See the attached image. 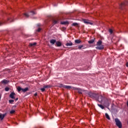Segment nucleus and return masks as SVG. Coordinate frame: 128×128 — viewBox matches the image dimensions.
Masks as SVG:
<instances>
[{
	"instance_id": "obj_27",
	"label": "nucleus",
	"mask_w": 128,
	"mask_h": 128,
	"mask_svg": "<svg viewBox=\"0 0 128 128\" xmlns=\"http://www.w3.org/2000/svg\"><path fill=\"white\" fill-rule=\"evenodd\" d=\"M14 112H16V110H14L10 111V114H14Z\"/></svg>"
},
{
	"instance_id": "obj_33",
	"label": "nucleus",
	"mask_w": 128,
	"mask_h": 128,
	"mask_svg": "<svg viewBox=\"0 0 128 128\" xmlns=\"http://www.w3.org/2000/svg\"><path fill=\"white\" fill-rule=\"evenodd\" d=\"M40 90H42V92H44L46 90L44 87V88H40Z\"/></svg>"
},
{
	"instance_id": "obj_19",
	"label": "nucleus",
	"mask_w": 128,
	"mask_h": 128,
	"mask_svg": "<svg viewBox=\"0 0 128 128\" xmlns=\"http://www.w3.org/2000/svg\"><path fill=\"white\" fill-rule=\"evenodd\" d=\"M74 42L75 44H80V42H82V40H74Z\"/></svg>"
},
{
	"instance_id": "obj_11",
	"label": "nucleus",
	"mask_w": 128,
	"mask_h": 128,
	"mask_svg": "<svg viewBox=\"0 0 128 128\" xmlns=\"http://www.w3.org/2000/svg\"><path fill=\"white\" fill-rule=\"evenodd\" d=\"M6 116V114H0V120H2L4 118V116Z\"/></svg>"
},
{
	"instance_id": "obj_15",
	"label": "nucleus",
	"mask_w": 128,
	"mask_h": 128,
	"mask_svg": "<svg viewBox=\"0 0 128 128\" xmlns=\"http://www.w3.org/2000/svg\"><path fill=\"white\" fill-rule=\"evenodd\" d=\"M66 46H72V42H67V43L66 44Z\"/></svg>"
},
{
	"instance_id": "obj_4",
	"label": "nucleus",
	"mask_w": 128,
	"mask_h": 128,
	"mask_svg": "<svg viewBox=\"0 0 128 128\" xmlns=\"http://www.w3.org/2000/svg\"><path fill=\"white\" fill-rule=\"evenodd\" d=\"M114 122H116V126H118V128H122V122H120V120L118 118H115Z\"/></svg>"
},
{
	"instance_id": "obj_6",
	"label": "nucleus",
	"mask_w": 128,
	"mask_h": 128,
	"mask_svg": "<svg viewBox=\"0 0 128 128\" xmlns=\"http://www.w3.org/2000/svg\"><path fill=\"white\" fill-rule=\"evenodd\" d=\"M104 98V97H103L102 95H99L98 94V96L97 97V98H96V100H98V102H102Z\"/></svg>"
},
{
	"instance_id": "obj_37",
	"label": "nucleus",
	"mask_w": 128,
	"mask_h": 128,
	"mask_svg": "<svg viewBox=\"0 0 128 128\" xmlns=\"http://www.w3.org/2000/svg\"><path fill=\"white\" fill-rule=\"evenodd\" d=\"M8 20H10V22H14V20H12V18H8Z\"/></svg>"
},
{
	"instance_id": "obj_39",
	"label": "nucleus",
	"mask_w": 128,
	"mask_h": 128,
	"mask_svg": "<svg viewBox=\"0 0 128 128\" xmlns=\"http://www.w3.org/2000/svg\"><path fill=\"white\" fill-rule=\"evenodd\" d=\"M34 96H38V94H37V93H36V94H34Z\"/></svg>"
},
{
	"instance_id": "obj_14",
	"label": "nucleus",
	"mask_w": 128,
	"mask_h": 128,
	"mask_svg": "<svg viewBox=\"0 0 128 128\" xmlns=\"http://www.w3.org/2000/svg\"><path fill=\"white\" fill-rule=\"evenodd\" d=\"M56 44L57 46H62V42H60L58 41Z\"/></svg>"
},
{
	"instance_id": "obj_32",
	"label": "nucleus",
	"mask_w": 128,
	"mask_h": 128,
	"mask_svg": "<svg viewBox=\"0 0 128 128\" xmlns=\"http://www.w3.org/2000/svg\"><path fill=\"white\" fill-rule=\"evenodd\" d=\"M5 90L6 92H8V90H10V88H8V87H6L5 88Z\"/></svg>"
},
{
	"instance_id": "obj_38",
	"label": "nucleus",
	"mask_w": 128,
	"mask_h": 128,
	"mask_svg": "<svg viewBox=\"0 0 128 128\" xmlns=\"http://www.w3.org/2000/svg\"><path fill=\"white\" fill-rule=\"evenodd\" d=\"M126 66H127V68H128V62L126 63Z\"/></svg>"
},
{
	"instance_id": "obj_5",
	"label": "nucleus",
	"mask_w": 128,
	"mask_h": 128,
	"mask_svg": "<svg viewBox=\"0 0 128 128\" xmlns=\"http://www.w3.org/2000/svg\"><path fill=\"white\" fill-rule=\"evenodd\" d=\"M128 6V1H126L125 2L122 3L120 5V10H124V6Z\"/></svg>"
},
{
	"instance_id": "obj_25",
	"label": "nucleus",
	"mask_w": 128,
	"mask_h": 128,
	"mask_svg": "<svg viewBox=\"0 0 128 128\" xmlns=\"http://www.w3.org/2000/svg\"><path fill=\"white\" fill-rule=\"evenodd\" d=\"M52 87V85H46L44 86L45 88H48Z\"/></svg>"
},
{
	"instance_id": "obj_31",
	"label": "nucleus",
	"mask_w": 128,
	"mask_h": 128,
	"mask_svg": "<svg viewBox=\"0 0 128 128\" xmlns=\"http://www.w3.org/2000/svg\"><path fill=\"white\" fill-rule=\"evenodd\" d=\"M24 16H26V18H28V16H30V15L26 13L24 14Z\"/></svg>"
},
{
	"instance_id": "obj_12",
	"label": "nucleus",
	"mask_w": 128,
	"mask_h": 128,
	"mask_svg": "<svg viewBox=\"0 0 128 128\" xmlns=\"http://www.w3.org/2000/svg\"><path fill=\"white\" fill-rule=\"evenodd\" d=\"M50 42L52 44H56V40L52 39V40H50Z\"/></svg>"
},
{
	"instance_id": "obj_17",
	"label": "nucleus",
	"mask_w": 128,
	"mask_h": 128,
	"mask_svg": "<svg viewBox=\"0 0 128 128\" xmlns=\"http://www.w3.org/2000/svg\"><path fill=\"white\" fill-rule=\"evenodd\" d=\"M60 24H61L66 25V24H70V23L66 21V22H60Z\"/></svg>"
},
{
	"instance_id": "obj_1",
	"label": "nucleus",
	"mask_w": 128,
	"mask_h": 128,
	"mask_svg": "<svg viewBox=\"0 0 128 128\" xmlns=\"http://www.w3.org/2000/svg\"><path fill=\"white\" fill-rule=\"evenodd\" d=\"M96 46H97L96 47V50H104V46L102 45V40H99L98 42H97Z\"/></svg>"
},
{
	"instance_id": "obj_29",
	"label": "nucleus",
	"mask_w": 128,
	"mask_h": 128,
	"mask_svg": "<svg viewBox=\"0 0 128 128\" xmlns=\"http://www.w3.org/2000/svg\"><path fill=\"white\" fill-rule=\"evenodd\" d=\"M64 86L65 85H64L63 84H60L59 86H60V88H64Z\"/></svg>"
},
{
	"instance_id": "obj_9",
	"label": "nucleus",
	"mask_w": 128,
	"mask_h": 128,
	"mask_svg": "<svg viewBox=\"0 0 128 128\" xmlns=\"http://www.w3.org/2000/svg\"><path fill=\"white\" fill-rule=\"evenodd\" d=\"M83 22L84 24H90L91 26L92 25V22H90V20H84Z\"/></svg>"
},
{
	"instance_id": "obj_35",
	"label": "nucleus",
	"mask_w": 128,
	"mask_h": 128,
	"mask_svg": "<svg viewBox=\"0 0 128 128\" xmlns=\"http://www.w3.org/2000/svg\"><path fill=\"white\" fill-rule=\"evenodd\" d=\"M109 32H110V34H112V32H113L112 30L110 29L109 30Z\"/></svg>"
},
{
	"instance_id": "obj_2",
	"label": "nucleus",
	"mask_w": 128,
	"mask_h": 128,
	"mask_svg": "<svg viewBox=\"0 0 128 128\" xmlns=\"http://www.w3.org/2000/svg\"><path fill=\"white\" fill-rule=\"evenodd\" d=\"M88 95L90 98H93L94 100H96V98H98V94L94 93V92H88Z\"/></svg>"
},
{
	"instance_id": "obj_22",
	"label": "nucleus",
	"mask_w": 128,
	"mask_h": 128,
	"mask_svg": "<svg viewBox=\"0 0 128 128\" xmlns=\"http://www.w3.org/2000/svg\"><path fill=\"white\" fill-rule=\"evenodd\" d=\"M88 44H94V40L92 39L88 42Z\"/></svg>"
},
{
	"instance_id": "obj_10",
	"label": "nucleus",
	"mask_w": 128,
	"mask_h": 128,
	"mask_svg": "<svg viewBox=\"0 0 128 128\" xmlns=\"http://www.w3.org/2000/svg\"><path fill=\"white\" fill-rule=\"evenodd\" d=\"M14 96H16V93L12 92L10 94V98H12V100H14Z\"/></svg>"
},
{
	"instance_id": "obj_24",
	"label": "nucleus",
	"mask_w": 128,
	"mask_h": 128,
	"mask_svg": "<svg viewBox=\"0 0 128 128\" xmlns=\"http://www.w3.org/2000/svg\"><path fill=\"white\" fill-rule=\"evenodd\" d=\"M3 24H6V21L1 20L0 21V26H2Z\"/></svg>"
},
{
	"instance_id": "obj_3",
	"label": "nucleus",
	"mask_w": 128,
	"mask_h": 128,
	"mask_svg": "<svg viewBox=\"0 0 128 128\" xmlns=\"http://www.w3.org/2000/svg\"><path fill=\"white\" fill-rule=\"evenodd\" d=\"M17 90L18 92H28V87L22 88L20 86H18L17 88Z\"/></svg>"
},
{
	"instance_id": "obj_30",
	"label": "nucleus",
	"mask_w": 128,
	"mask_h": 128,
	"mask_svg": "<svg viewBox=\"0 0 128 128\" xmlns=\"http://www.w3.org/2000/svg\"><path fill=\"white\" fill-rule=\"evenodd\" d=\"M30 14H32V16H33L34 14H36V12H34V11H31Z\"/></svg>"
},
{
	"instance_id": "obj_26",
	"label": "nucleus",
	"mask_w": 128,
	"mask_h": 128,
	"mask_svg": "<svg viewBox=\"0 0 128 128\" xmlns=\"http://www.w3.org/2000/svg\"><path fill=\"white\" fill-rule=\"evenodd\" d=\"M82 48H84V45H80L78 46V50H82Z\"/></svg>"
},
{
	"instance_id": "obj_18",
	"label": "nucleus",
	"mask_w": 128,
	"mask_h": 128,
	"mask_svg": "<svg viewBox=\"0 0 128 128\" xmlns=\"http://www.w3.org/2000/svg\"><path fill=\"white\" fill-rule=\"evenodd\" d=\"M64 88H66L67 90H70V88H72V86L65 85L64 86Z\"/></svg>"
},
{
	"instance_id": "obj_20",
	"label": "nucleus",
	"mask_w": 128,
	"mask_h": 128,
	"mask_svg": "<svg viewBox=\"0 0 128 128\" xmlns=\"http://www.w3.org/2000/svg\"><path fill=\"white\" fill-rule=\"evenodd\" d=\"M36 45V42H34V43H30V46H34Z\"/></svg>"
},
{
	"instance_id": "obj_16",
	"label": "nucleus",
	"mask_w": 128,
	"mask_h": 128,
	"mask_svg": "<svg viewBox=\"0 0 128 128\" xmlns=\"http://www.w3.org/2000/svg\"><path fill=\"white\" fill-rule=\"evenodd\" d=\"M105 116L108 120H110V116L108 115V113L105 114Z\"/></svg>"
},
{
	"instance_id": "obj_13",
	"label": "nucleus",
	"mask_w": 128,
	"mask_h": 128,
	"mask_svg": "<svg viewBox=\"0 0 128 128\" xmlns=\"http://www.w3.org/2000/svg\"><path fill=\"white\" fill-rule=\"evenodd\" d=\"M8 82V81L6 80H4L2 81V84H6Z\"/></svg>"
},
{
	"instance_id": "obj_34",
	"label": "nucleus",
	"mask_w": 128,
	"mask_h": 128,
	"mask_svg": "<svg viewBox=\"0 0 128 128\" xmlns=\"http://www.w3.org/2000/svg\"><path fill=\"white\" fill-rule=\"evenodd\" d=\"M40 30H42V28H38L36 32H40Z\"/></svg>"
},
{
	"instance_id": "obj_21",
	"label": "nucleus",
	"mask_w": 128,
	"mask_h": 128,
	"mask_svg": "<svg viewBox=\"0 0 128 128\" xmlns=\"http://www.w3.org/2000/svg\"><path fill=\"white\" fill-rule=\"evenodd\" d=\"M98 106H99V108H102V110H104V106L100 104H98Z\"/></svg>"
},
{
	"instance_id": "obj_28",
	"label": "nucleus",
	"mask_w": 128,
	"mask_h": 128,
	"mask_svg": "<svg viewBox=\"0 0 128 128\" xmlns=\"http://www.w3.org/2000/svg\"><path fill=\"white\" fill-rule=\"evenodd\" d=\"M14 100H9V103H10V104H12L14 103Z\"/></svg>"
},
{
	"instance_id": "obj_36",
	"label": "nucleus",
	"mask_w": 128,
	"mask_h": 128,
	"mask_svg": "<svg viewBox=\"0 0 128 128\" xmlns=\"http://www.w3.org/2000/svg\"><path fill=\"white\" fill-rule=\"evenodd\" d=\"M16 105H14V106H12V110H14L15 108H16Z\"/></svg>"
},
{
	"instance_id": "obj_23",
	"label": "nucleus",
	"mask_w": 128,
	"mask_h": 128,
	"mask_svg": "<svg viewBox=\"0 0 128 128\" xmlns=\"http://www.w3.org/2000/svg\"><path fill=\"white\" fill-rule=\"evenodd\" d=\"M72 26H78V24L77 22H74L72 24Z\"/></svg>"
},
{
	"instance_id": "obj_40",
	"label": "nucleus",
	"mask_w": 128,
	"mask_h": 128,
	"mask_svg": "<svg viewBox=\"0 0 128 128\" xmlns=\"http://www.w3.org/2000/svg\"><path fill=\"white\" fill-rule=\"evenodd\" d=\"M15 100H18V98H16V99H15Z\"/></svg>"
},
{
	"instance_id": "obj_7",
	"label": "nucleus",
	"mask_w": 128,
	"mask_h": 128,
	"mask_svg": "<svg viewBox=\"0 0 128 128\" xmlns=\"http://www.w3.org/2000/svg\"><path fill=\"white\" fill-rule=\"evenodd\" d=\"M58 22H60V19L58 18H56L52 20L53 26H54V24H58Z\"/></svg>"
},
{
	"instance_id": "obj_41",
	"label": "nucleus",
	"mask_w": 128,
	"mask_h": 128,
	"mask_svg": "<svg viewBox=\"0 0 128 128\" xmlns=\"http://www.w3.org/2000/svg\"><path fill=\"white\" fill-rule=\"evenodd\" d=\"M106 106H110L108 102L106 104Z\"/></svg>"
},
{
	"instance_id": "obj_8",
	"label": "nucleus",
	"mask_w": 128,
	"mask_h": 128,
	"mask_svg": "<svg viewBox=\"0 0 128 128\" xmlns=\"http://www.w3.org/2000/svg\"><path fill=\"white\" fill-rule=\"evenodd\" d=\"M73 90H78V93L80 94H82V92H84V90L80 88H73Z\"/></svg>"
},
{
	"instance_id": "obj_42",
	"label": "nucleus",
	"mask_w": 128,
	"mask_h": 128,
	"mask_svg": "<svg viewBox=\"0 0 128 128\" xmlns=\"http://www.w3.org/2000/svg\"><path fill=\"white\" fill-rule=\"evenodd\" d=\"M38 26H40V24H38Z\"/></svg>"
}]
</instances>
